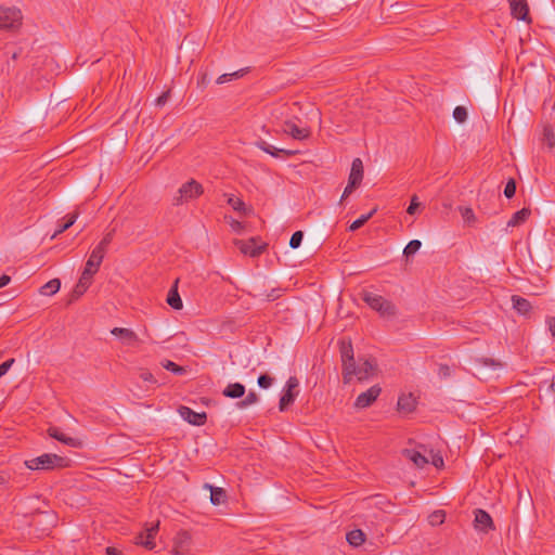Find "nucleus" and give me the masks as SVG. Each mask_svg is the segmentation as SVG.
Here are the masks:
<instances>
[{"instance_id": "f257e3e1", "label": "nucleus", "mask_w": 555, "mask_h": 555, "mask_svg": "<svg viewBox=\"0 0 555 555\" xmlns=\"http://www.w3.org/2000/svg\"><path fill=\"white\" fill-rule=\"evenodd\" d=\"M70 464V460L54 453H44L40 456L26 460L25 465L31 470H52L56 468H65Z\"/></svg>"}, {"instance_id": "f03ea898", "label": "nucleus", "mask_w": 555, "mask_h": 555, "mask_svg": "<svg viewBox=\"0 0 555 555\" xmlns=\"http://www.w3.org/2000/svg\"><path fill=\"white\" fill-rule=\"evenodd\" d=\"M363 301L383 318H392L397 314L396 306L388 299L372 292L362 293Z\"/></svg>"}, {"instance_id": "7ed1b4c3", "label": "nucleus", "mask_w": 555, "mask_h": 555, "mask_svg": "<svg viewBox=\"0 0 555 555\" xmlns=\"http://www.w3.org/2000/svg\"><path fill=\"white\" fill-rule=\"evenodd\" d=\"M377 369V363L374 359L359 358L358 362L351 366V370L344 373V383L348 384L356 376L359 380L367 379L372 376Z\"/></svg>"}, {"instance_id": "20e7f679", "label": "nucleus", "mask_w": 555, "mask_h": 555, "mask_svg": "<svg viewBox=\"0 0 555 555\" xmlns=\"http://www.w3.org/2000/svg\"><path fill=\"white\" fill-rule=\"evenodd\" d=\"M23 14L20 9L0 4V29L15 31L22 26Z\"/></svg>"}, {"instance_id": "39448f33", "label": "nucleus", "mask_w": 555, "mask_h": 555, "mask_svg": "<svg viewBox=\"0 0 555 555\" xmlns=\"http://www.w3.org/2000/svg\"><path fill=\"white\" fill-rule=\"evenodd\" d=\"M204 192L203 185L194 179L183 183L179 190L178 194L173 196L172 203L176 206L182 205L183 203L195 199L201 196Z\"/></svg>"}, {"instance_id": "423d86ee", "label": "nucleus", "mask_w": 555, "mask_h": 555, "mask_svg": "<svg viewBox=\"0 0 555 555\" xmlns=\"http://www.w3.org/2000/svg\"><path fill=\"white\" fill-rule=\"evenodd\" d=\"M298 386L299 382L295 376H291L287 379L279 403V410L281 412L286 411L288 406L294 403L299 393Z\"/></svg>"}, {"instance_id": "0eeeda50", "label": "nucleus", "mask_w": 555, "mask_h": 555, "mask_svg": "<svg viewBox=\"0 0 555 555\" xmlns=\"http://www.w3.org/2000/svg\"><path fill=\"white\" fill-rule=\"evenodd\" d=\"M339 351L343 363V374L351 370V366L356 363L353 347L351 340L341 338L339 341Z\"/></svg>"}, {"instance_id": "6e6552de", "label": "nucleus", "mask_w": 555, "mask_h": 555, "mask_svg": "<svg viewBox=\"0 0 555 555\" xmlns=\"http://www.w3.org/2000/svg\"><path fill=\"white\" fill-rule=\"evenodd\" d=\"M281 131L291 135L294 140L302 141L310 137V129L307 127H299L293 120L287 119L283 121Z\"/></svg>"}, {"instance_id": "1a4fd4ad", "label": "nucleus", "mask_w": 555, "mask_h": 555, "mask_svg": "<svg viewBox=\"0 0 555 555\" xmlns=\"http://www.w3.org/2000/svg\"><path fill=\"white\" fill-rule=\"evenodd\" d=\"M382 388L378 385H374L369 388L366 391L361 392L356 401L354 406L358 409L369 408L380 395Z\"/></svg>"}, {"instance_id": "9d476101", "label": "nucleus", "mask_w": 555, "mask_h": 555, "mask_svg": "<svg viewBox=\"0 0 555 555\" xmlns=\"http://www.w3.org/2000/svg\"><path fill=\"white\" fill-rule=\"evenodd\" d=\"M235 245L237 246L242 254L250 257L259 256L266 248V245H259L258 240L255 237H251L248 241H236Z\"/></svg>"}, {"instance_id": "9b49d317", "label": "nucleus", "mask_w": 555, "mask_h": 555, "mask_svg": "<svg viewBox=\"0 0 555 555\" xmlns=\"http://www.w3.org/2000/svg\"><path fill=\"white\" fill-rule=\"evenodd\" d=\"M158 522L151 525V527L140 532L135 537V543L144 546L147 550H153L155 547L154 538L158 531Z\"/></svg>"}, {"instance_id": "f8f14e48", "label": "nucleus", "mask_w": 555, "mask_h": 555, "mask_svg": "<svg viewBox=\"0 0 555 555\" xmlns=\"http://www.w3.org/2000/svg\"><path fill=\"white\" fill-rule=\"evenodd\" d=\"M511 14L514 18L531 22L529 16V7L526 0H508Z\"/></svg>"}, {"instance_id": "ddd939ff", "label": "nucleus", "mask_w": 555, "mask_h": 555, "mask_svg": "<svg viewBox=\"0 0 555 555\" xmlns=\"http://www.w3.org/2000/svg\"><path fill=\"white\" fill-rule=\"evenodd\" d=\"M178 411L180 416L192 425L201 426L204 425L207 421V415L205 412L198 413L184 405H181Z\"/></svg>"}, {"instance_id": "4468645a", "label": "nucleus", "mask_w": 555, "mask_h": 555, "mask_svg": "<svg viewBox=\"0 0 555 555\" xmlns=\"http://www.w3.org/2000/svg\"><path fill=\"white\" fill-rule=\"evenodd\" d=\"M475 528L482 532H488L489 530L493 529V520L490 516V514L483 509H476L475 511Z\"/></svg>"}, {"instance_id": "2eb2a0df", "label": "nucleus", "mask_w": 555, "mask_h": 555, "mask_svg": "<svg viewBox=\"0 0 555 555\" xmlns=\"http://www.w3.org/2000/svg\"><path fill=\"white\" fill-rule=\"evenodd\" d=\"M257 146L261 151H263L267 154H270L273 157H281V156L291 157L297 153V151H293V150L278 149V147L269 144L264 140L257 142Z\"/></svg>"}, {"instance_id": "dca6fc26", "label": "nucleus", "mask_w": 555, "mask_h": 555, "mask_svg": "<svg viewBox=\"0 0 555 555\" xmlns=\"http://www.w3.org/2000/svg\"><path fill=\"white\" fill-rule=\"evenodd\" d=\"M111 333L118 337L122 344L133 346L139 341L138 335L130 328L114 327Z\"/></svg>"}, {"instance_id": "f3484780", "label": "nucleus", "mask_w": 555, "mask_h": 555, "mask_svg": "<svg viewBox=\"0 0 555 555\" xmlns=\"http://www.w3.org/2000/svg\"><path fill=\"white\" fill-rule=\"evenodd\" d=\"M178 282L179 280L177 279L170 287L166 299L167 304L175 310H180L183 307L182 299L178 293Z\"/></svg>"}, {"instance_id": "a211bd4d", "label": "nucleus", "mask_w": 555, "mask_h": 555, "mask_svg": "<svg viewBox=\"0 0 555 555\" xmlns=\"http://www.w3.org/2000/svg\"><path fill=\"white\" fill-rule=\"evenodd\" d=\"M402 454L405 459L413 462V464L418 467L423 468L426 464H428V460L426 456H424L420 451L414 449H404L402 451Z\"/></svg>"}, {"instance_id": "6ab92c4d", "label": "nucleus", "mask_w": 555, "mask_h": 555, "mask_svg": "<svg viewBox=\"0 0 555 555\" xmlns=\"http://www.w3.org/2000/svg\"><path fill=\"white\" fill-rule=\"evenodd\" d=\"M48 434L50 437L56 439L57 441H60L66 446H69V447L78 446V441L76 438L68 437L59 427H50L48 429Z\"/></svg>"}, {"instance_id": "aec40b11", "label": "nucleus", "mask_w": 555, "mask_h": 555, "mask_svg": "<svg viewBox=\"0 0 555 555\" xmlns=\"http://www.w3.org/2000/svg\"><path fill=\"white\" fill-rule=\"evenodd\" d=\"M105 254L106 253L94 247L89 256V259L86 262L85 268H88L96 273L99 271V268L103 261Z\"/></svg>"}, {"instance_id": "412c9836", "label": "nucleus", "mask_w": 555, "mask_h": 555, "mask_svg": "<svg viewBox=\"0 0 555 555\" xmlns=\"http://www.w3.org/2000/svg\"><path fill=\"white\" fill-rule=\"evenodd\" d=\"M363 179V163L360 158H354L351 164V169L348 180L361 184Z\"/></svg>"}, {"instance_id": "4be33fe9", "label": "nucleus", "mask_w": 555, "mask_h": 555, "mask_svg": "<svg viewBox=\"0 0 555 555\" xmlns=\"http://www.w3.org/2000/svg\"><path fill=\"white\" fill-rule=\"evenodd\" d=\"M206 489H209L210 491V502L214 505H220L224 503L228 499L227 492L224 489L219 487H214L211 485L206 483L204 486Z\"/></svg>"}, {"instance_id": "5701e85b", "label": "nucleus", "mask_w": 555, "mask_h": 555, "mask_svg": "<svg viewBox=\"0 0 555 555\" xmlns=\"http://www.w3.org/2000/svg\"><path fill=\"white\" fill-rule=\"evenodd\" d=\"M227 398L238 399L245 395V386L241 383L229 384L222 391Z\"/></svg>"}, {"instance_id": "b1692460", "label": "nucleus", "mask_w": 555, "mask_h": 555, "mask_svg": "<svg viewBox=\"0 0 555 555\" xmlns=\"http://www.w3.org/2000/svg\"><path fill=\"white\" fill-rule=\"evenodd\" d=\"M78 218V211H74L73 214L67 215L66 217L62 218L57 222V229L52 235V237L57 236L59 234L65 232L67 229H69L77 220Z\"/></svg>"}, {"instance_id": "393cba45", "label": "nucleus", "mask_w": 555, "mask_h": 555, "mask_svg": "<svg viewBox=\"0 0 555 555\" xmlns=\"http://www.w3.org/2000/svg\"><path fill=\"white\" fill-rule=\"evenodd\" d=\"M513 308L520 314H527L531 310V304L528 299L518 295L512 296Z\"/></svg>"}, {"instance_id": "a878e982", "label": "nucleus", "mask_w": 555, "mask_h": 555, "mask_svg": "<svg viewBox=\"0 0 555 555\" xmlns=\"http://www.w3.org/2000/svg\"><path fill=\"white\" fill-rule=\"evenodd\" d=\"M531 215V210L529 208H522L516 211L512 218L508 220V227H518L522 224Z\"/></svg>"}, {"instance_id": "bb28decb", "label": "nucleus", "mask_w": 555, "mask_h": 555, "mask_svg": "<svg viewBox=\"0 0 555 555\" xmlns=\"http://www.w3.org/2000/svg\"><path fill=\"white\" fill-rule=\"evenodd\" d=\"M346 539L351 546L358 547L364 543L365 533L361 529H353L347 533Z\"/></svg>"}, {"instance_id": "cd10ccee", "label": "nucleus", "mask_w": 555, "mask_h": 555, "mask_svg": "<svg viewBox=\"0 0 555 555\" xmlns=\"http://www.w3.org/2000/svg\"><path fill=\"white\" fill-rule=\"evenodd\" d=\"M60 279H52L40 287L39 293L43 296H52L60 291Z\"/></svg>"}, {"instance_id": "c85d7f7f", "label": "nucleus", "mask_w": 555, "mask_h": 555, "mask_svg": "<svg viewBox=\"0 0 555 555\" xmlns=\"http://www.w3.org/2000/svg\"><path fill=\"white\" fill-rule=\"evenodd\" d=\"M415 409V400L411 396H402L398 400V410L410 413Z\"/></svg>"}, {"instance_id": "c756f323", "label": "nucleus", "mask_w": 555, "mask_h": 555, "mask_svg": "<svg viewBox=\"0 0 555 555\" xmlns=\"http://www.w3.org/2000/svg\"><path fill=\"white\" fill-rule=\"evenodd\" d=\"M376 212V209H373L372 211H370L369 214L366 215H362L361 217H359L357 220H354L350 225H349V231H357L358 229H360L361 227H363L372 217L373 215Z\"/></svg>"}, {"instance_id": "7c9ffc66", "label": "nucleus", "mask_w": 555, "mask_h": 555, "mask_svg": "<svg viewBox=\"0 0 555 555\" xmlns=\"http://www.w3.org/2000/svg\"><path fill=\"white\" fill-rule=\"evenodd\" d=\"M116 229L109 230L101 240V242L95 246V248L106 253L108 245L112 243Z\"/></svg>"}, {"instance_id": "2f4dec72", "label": "nucleus", "mask_w": 555, "mask_h": 555, "mask_svg": "<svg viewBox=\"0 0 555 555\" xmlns=\"http://www.w3.org/2000/svg\"><path fill=\"white\" fill-rule=\"evenodd\" d=\"M162 365H163L164 369H166L167 371L172 372L176 375H183L186 372L185 367L180 366V365L176 364L175 362H172L170 360L164 361L162 363Z\"/></svg>"}, {"instance_id": "473e14b6", "label": "nucleus", "mask_w": 555, "mask_h": 555, "mask_svg": "<svg viewBox=\"0 0 555 555\" xmlns=\"http://www.w3.org/2000/svg\"><path fill=\"white\" fill-rule=\"evenodd\" d=\"M94 274H95L94 271H92L88 268H85L78 283L81 284V286H86L89 288V286L92 283V278Z\"/></svg>"}, {"instance_id": "72a5a7b5", "label": "nucleus", "mask_w": 555, "mask_h": 555, "mask_svg": "<svg viewBox=\"0 0 555 555\" xmlns=\"http://www.w3.org/2000/svg\"><path fill=\"white\" fill-rule=\"evenodd\" d=\"M422 246L421 241L418 240H412L408 243V245L404 247L403 254L409 257L414 255Z\"/></svg>"}, {"instance_id": "f704fd0d", "label": "nucleus", "mask_w": 555, "mask_h": 555, "mask_svg": "<svg viewBox=\"0 0 555 555\" xmlns=\"http://www.w3.org/2000/svg\"><path fill=\"white\" fill-rule=\"evenodd\" d=\"M258 400H259L258 395L255 391H249L247 393V396L241 402H238V406L241 409L247 408V406L258 402Z\"/></svg>"}, {"instance_id": "c9c22d12", "label": "nucleus", "mask_w": 555, "mask_h": 555, "mask_svg": "<svg viewBox=\"0 0 555 555\" xmlns=\"http://www.w3.org/2000/svg\"><path fill=\"white\" fill-rule=\"evenodd\" d=\"M460 212L467 224H473L476 220L475 214L469 207H460Z\"/></svg>"}, {"instance_id": "e433bc0d", "label": "nucleus", "mask_w": 555, "mask_h": 555, "mask_svg": "<svg viewBox=\"0 0 555 555\" xmlns=\"http://www.w3.org/2000/svg\"><path fill=\"white\" fill-rule=\"evenodd\" d=\"M453 118L460 122L463 124L467 119V109L464 106H456L453 111Z\"/></svg>"}, {"instance_id": "4c0bfd02", "label": "nucleus", "mask_w": 555, "mask_h": 555, "mask_svg": "<svg viewBox=\"0 0 555 555\" xmlns=\"http://www.w3.org/2000/svg\"><path fill=\"white\" fill-rule=\"evenodd\" d=\"M228 204H229V205H230L234 210H236V211H238V212H244V214H245V211H246L245 203H244L242 199L237 198V197H233V196H232V197H230V198L228 199Z\"/></svg>"}, {"instance_id": "58836bf2", "label": "nucleus", "mask_w": 555, "mask_h": 555, "mask_svg": "<svg viewBox=\"0 0 555 555\" xmlns=\"http://www.w3.org/2000/svg\"><path fill=\"white\" fill-rule=\"evenodd\" d=\"M543 141L547 144L550 149L555 146V134L553 130L548 127H545L543 130Z\"/></svg>"}, {"instance_id": "ea45409f", "label": "nucleus", "mask_w": 555, "mask_h": 555, "mask_svg": "<svg viewBox=\"0 0 555 555\" xmlns=\"http://www.w3.org/2000/svg\"><path fill=\"white\" fill-rule=\"evenodd\" d=\"M302 238H304L302 231L294 232L289 240L291 248H293V249L298 248L301 245Z\"/></svg>"}, {"instance_id": "a19ab883", "label": "nucleus", "mask_w": 555, "mask_h": 555, "mask_svg": "<svg viewBox=\"0 0 555 555\" xmlns=\"http://www.w3.org/2000/svg\"><path fill=\"white\" fill-rule=\"evenodd\" d=\"M258 386L260 388H263V389H268L269 387L272 386L273 384V377H271L270 375L268 374H261L259 377H258Z\"/></svg>"}, {"instance_id": "79ce46f5", "label": "nucleus", "mask_w": 555, "mask_h": 555, "mask_svg": "<svg viewBox=\"0 0 555 555\" xmlns=\"http://www.w3.org/2000/svg\"><path fill=\"white\" fill-rule=\"evenodd\" d=\"M88 287L81 286V284L77 283L70 294L69 302H73L74 300L78 299L80 296H82Z\"/></svg>"}, {"instance_id": "37998d69", "label": "nucleus", "mask_w": 555, "mask_h": 555, "mask_svg": "<svg viewBox=\"0 0 555 555\" xmlns=\"http://www.w3.org/2000/svg\"><path fill=\"white\" fill-rule=\"evenodd\" d=\"M516 193V182L514 179H509L504 188V195L507 198H512Z\"/></svg>"}, {"instance_id": "c03bdc74", "label": "nucleus", "mask_w": 555, "mask_h": 555, "mask_svg": "<svg viewBox=\"0 0 555 555\" xmlns=\"http://www.w3.org/2000/svg\"><path fill=\"white\" fill-rule=\"evenodd\" d=\"M241 76H242V74H241L240 70L235 72L233 74H223V75L218 77L217 83L218 85H222V83H224L227 81H230L233 77L237 78V77H241Z\"/></svg>"}, {"instance_id": "a18cd8bd", "label": "nucleus", "mask_w": 555, "mask_h": 555, "mask_svg": "<svg viewBox=\"0 0 555 555\" xmlns=\"http://www.w3.org/2000/svg\"><path fill=\"white\" fill-rule=\"evenodd\" d=\"M358 186H359V184L348 180V184L344 190L340 202H343L346 197H348Z\"/></svg>"}, {"instance_id": "49530a36", "label": "nucleus", "mask_w": 555, "mask_h": 555, "mask_svg": "<svg viewBox=\"0 0 555 555\" xmlns=\"http://www.w3.org/2000/svg\"><path fill=\"white\" fill-rule=\"evenodd\" d=\"M430 524H442L444 518V513L442 511L435 512L430 515Z\"/></svg>"}, {"instance_id": "de8ad7c7", "label": "nucleus", "mask_w": 555, "mask_h": 555, "mask_svg": "<svg viewBox=\"0 0 555 555\" xmlns=\"http://www.w3.org/2000/svg\"><path fill=\"white\" fill-rule=\"evenodd\" d=\"M420 207V203L417 202V196L414 195L412 198H411V203L406 209V212L409 215H414L416 209Z\"/></svg>"}, {"instance_id": "09e8293b", "label": "nucleus", "mask_w": 555, "mask_h": 555, "mask_svg": "<svg viewBox=\"0 0 555 555\" xmlns=\"http://www.w3.org/2000/svg\"><path fill=\"white\" fill-rule=\"evenodd\" d=\"M14 362H15L14 359H9L5 362H3L2 364H0V377H2L4 374H7V372L10 370V367L13 365Z\"/></svg>"}, {"instance_id": "8fccbe9b", "label": "nucleus", "mask_w": 555, "mask_h": 555, "mask_svg": "<svg viewBox=\"0 0 555 555\" xmlns=\"http://www.w3.org/2000/svg\"><path fill=\"white\" fill-rule=\"evenodd\" d=\"M170 98V90H167L163 92L157 99H156V105L163 106L167 103V101Z\"/></svg>"}, {"instance_id": "3c124183", "label": "nucleus", "mask_w": 555, "mask_h": 555, "mask_svg": "<svg viewBox=\"0 0 555 555\" xmlns=\"http://www.w3.org/2000/svg\"><path fill=\"white\" fill-rule=\"evenodd\" d=\"M140 378L147 383H156V379L154 378L153 374L149 371H143L140 373Z\"/></svg>"}, {"instance_id": "603ef678", "label": "nucleus", "mask_w": 555, "mask_h": 555, "mask_svg": "<svg viewBox=\"0 0 555 555\" xmlns=\"http://www.w3.org/2000/svg\"><path fill=\"white\" fill-rule=\"evenodd\" d=\"M546 324H547V327H548V331H550L551 335L553 337H555V318L554 317H548L546 319Z\"/></svg>"}, {"instance_id": "864d4df0", "label": "nucleus", "mask_w": 555, "mask_h": 555, "mask_svg": "<svg viewBox=\"0 0 555 555\" xmlns=\"http://www.w3.org/2000/svg\"><path fill=\"white\" fill-rule=\"evenodd\" d=\"M482 363L485 365H490L493 369H501L502 367V364L500 362H496V361H494L492 359H482Z\"/></svg>"}, {"instance_id": "5fc2aeb1", "label": "nucleus", "mask_w": 555, "mask_h": 555, "mask_svg": "<svg viewBox=\"0 0 555 555\" xmlns=\"http://www.w3.org/2000/svg\"><path fill=\"white\" fill-rule=\"evenodd\" d=\"M105 553L106 555H122V551L115 546H107Z\"/></svg>"}, {"instance_id": "6e6d98bb", "label": "nucleus", "mask_w": 555, "mask_h": 555, "mask_svg": "<svg viewBox=\"0 0 555 555\" xmlns=\"http://www.w3.org/2000/svg\"><path fill=\"white\" fill-rule=\"evenodd\" d=\"M439 374L443 377H448L450 375V367L447 364H441L439 367Z\"/></svg>"}, {"instance_id": "4d7b16f0", "label": "nucleus", "mask_w": 555, "mask_h": 555, "mask_svg": "<svg viewBox=\"0 0 555 555\" xmlns=\"http://www.w3.org/2000/svg\"><path fill=\"white\" fill-rule=\"evenodd\" d=\"M11 281V278L7 274L0 276V288L7 286Z\"/></svg>"}, {"instance_id": "13d9d810", "label": "nucleus", "mask_w": 555, "mask_h": 555, "mask_svg": "<svg viewBox=\"0 0 555 555\" xmlns=\"http://www.w3.org/2000/svg\"><path fill=\"white\" fill-rule=\"evenodd\" d=\"M433 464L436 466V467H441L443 466V459L440 456V455H435L433 457Z\"/></svg>"}, {"instance_id": "bf43d9fd", "label": "nucleus", "mask_w": 555, "mask_h": 555, "mask_svg": "<svg viewBox=\"0 0 555 555\" xmlns=\"http://www.w3.org/2000/svg\"><path fill=\"white\" fill-rule=\"evenodd\" d=\"M280 294H279V289H272L270 294H268V299L269 300H275L276 298H279Z\"/></svg>"}, {"instance_id": "052dcab7", "label": "nucleus", "mask_w": 555, "mask_h": 555, "mask_svg": "<svg viewBox=\"0 0 555 555\" xmlns=\"http://www.w3.org/2000/svg\"><path fill=\"white\" fill-rule=\"evenodd\" d=\"M548 390L552 392V395L555 399V380L554 379L550 383Z\"/></svg>"}, {"instance_id": "680f3d73", "label": "nucleus", "mask_w": 555, "mask_h": 555, "mask_svg": "<svg viewBox=\"0 0 555 555\" xmlns=\"http://www.w3.org/2000/svg\"><path fill=\"white\" fill-rule=\"evenodd\" d=\"M188 539H189V535L185 532H183L182 534L179 535L180 543H183Z\"/></svg>"}, {"instance_id": "e2e57ef3", "label": "nucleus", "mask_w": 555, "mask_h": 555, "mask_svg": "<svg viewBox=\"0 0 555 555\" xmlns=\"http://www.w3.org/2000/svg\"><path fill=\"white\" fill-rule=\"evenodd\" d=\"M232 227H233L234 229H240V228L242 227V224H241V222H238V221H233Z\"/></svg>"}, {"instance_id": "0e129e2a", "label": "nucleus", "mask_w": 555, "mask_h": 555, "mask_svg": "<svg viewBox=\"0 0 555 555\" xmlns=\"http://www.w3.org/2000/svg\"><path fill=\"white\" fill-rule=\"evenodd\" d=\"M172 554H173V555H182V553L180 552V550L178 548V546H176V547L172 550Z\"/></svg>"}, {"instance_id": "69168bd1", "label": "nucleus", "mask_w": 555, "mask_h": 555, "mask_svg": "<svg viewBox=\"0 0 555 555\" xmlns=\"http://www.w3.org/2000/svg\"><path fill=\"white\" fill-rule=\"evenodd\" d=\"M43 516L48 517V518H51V520L53 521L54 519V516L52 514H48V513H44L42 514Z\"/></svg>"}, {"instance_id": "338daca9", "label": "nucleus", "mask_w": 555, "mask_h": 555, "mask_svg": "<svg viewBox=\"0 0 555 555\" xmlns=\"http://www.w3.org/2000/svg\"><path fill=\"white\" fill-rule=\"evenodd\" d=\"M17 57H18V53H17V52H14V53L12 54V59H13V60H16Z\"/></svg>"}, {"instance_id": "774afa93", "label": "nucleus", "mask_w": 555, "mask_h": 555, "mask_svg": "<svg viewBox=\"0 0 555 555\" xmlns=\"http://www.w3.org/2000/svg\"><path fill=\"white\" fill-rule=\"evenodd\" d=\"M5 482V478L3 476H0V485H3Z\"/></svg>"}]
</instances>
